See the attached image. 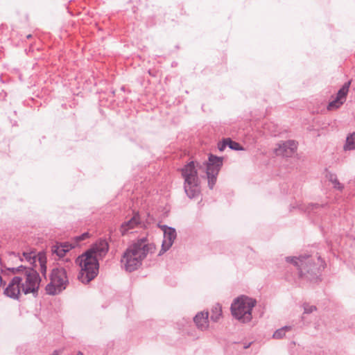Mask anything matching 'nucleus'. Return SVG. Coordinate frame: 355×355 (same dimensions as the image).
<instances>
[{
    "label": "nucleus",
    "mask_w": 355,
    "mask_h": 355,
    "mask_svg": "<svg viewBox=\"0 0 355 355\" xmlns=\"http://www.w3.org/2000/svg\"><path fill=\"white\" fill-rule=\"evenodd\" d=\"M140 223L139 216L135 214L132 218L127 222L123 223L121 226L120 231L122 234H126L129 230L135 228Z\"/></svg>",
    "instance_id": "nucleus-14"
},
{
    "label": "nucleus",
    "mask_w": 355,
    "mask_h": 355,
    "mask_svg": "<svg viewBox=\"0 0 355 355\" xmlns=\"http://www.w3.org/2000/svg\"><path fill=\"white\" fill-rule=\"evenodd\" d=\"M226 146H227V139H224L221 144H219L218 148L220 151H223Z\"/></svg>",
    "instance_id": "nucleus-26"
},
{
    "label": "nucleus",
    "mask_w": 355,
    "mask_h": 355,
    "mask_svg": "<svg viewBox=\"0 0 355 355\" xmlns=\"http://www.w3.org/2000/svg\"><path fill=\"white\" fill-rule=\"evenodd\" d=\"M89 237V233L87 232H85V233H83V234H81L80 236H76L75 238V240H76V244L77 245V243L81 241H83V240H85L86 239H87Z\"/></svg>",
    "instance_id": "nucleus-25"
},
{
    "label": "nucleus",
    "mask_w": 355,
    "mask_h": 355,
    "mask_svg": "<svg viewBox=\"0 0 355 355\" xmlns=\"http://www.w3.org/2000/svg\"><path fill=\"white\" fill-rule=\"evenodd\" d=\"M209 313L207 311H201L198 313L193 318V321L197 328L201 331H205L209 327Z\"/></svg>",
    "instance_id": "nucleus-13"
},
{
    "label": "nucleus",
    "mask_w": 355,
    "mask_h": 355,
    "mask_svg": "<svg viewBox=\"0 0 355 355\" xmlns=\"http://www.w3.org/2000/svg\"><path fill=\"white\" fill-rule=\"evenodd\" d=\"M107 251L108 243L105 240H100L76 259V263L80 268L78 278L82 283L87 284L97 276L98 259H102Z\"/></svg>",
    "instance_id": "nucleus-1"
},
{
    "label": "nucleus",
    "mask_w": 355,
    "mask_h": 355,
    "mask_svg": "<svg viewBox=\"0 0 355 355\" xmlns=\"http://www.w3.org/2000/svg\"><path fill=\"white\" fill-rule=\"evenodd\" d=\"M182 174L184 179V188L187 196L189 198L197 197L200 190L194 162H191L187 164L182 169Z\"/></svg>",
    "instance_id": "nucleus-6"
},
{
    "label": "nucleus",
    "mask_w": 355,
    "mask_h": 355,
    "mask_svg": "<svg viewBox=\"0 0 355 355\" xmlns=\"http://www.w3.org/2000/svg\"><path fill=\"white\" fill-rule=\"evenodd\" d=\"M345 148L347 150H352L355 148V132L347 137Z\"/></svg>",
    "instance_id": "nucleus-19"
},
{
    "label": "nucleus",
    "mask_w": 355,
    "mask_h": 355,
    "mask_svg": "<svg viewBox=\"0 0 355 355\" xmlns=\"http://www.w3.org/2000/svg\"><path fill=\"white\" fill-rule=\"evenodd\" d=\"M8 270L12 274L22 272L21 275L19 277L21 279L20 286L23 293L25 295L32 293L33 295L37 294L41 279L35 269L21 265L18 267L8 268Z\"/></svg>",
    "instance_id": "nucleus-4"
},
{
    "label": "nucleus",
    "mask_w": 355,
    "mask_h": 355,
    "mask_svg": "<svg viewBox=\"0 0 355 355\" xmlns=\"http://www.w3.org/2000/svg\"><path fill=\"white\" fill-rule=\"evenodd\" d=\"M62 245V248H63L64 250H67V252H69L71 249L74 248L76 245V243L71 244L69 243H60Z\"/></svg>",
    "instance_id": "nucleus-24"
},
{
    "label": "nucleus",
    "mask_w": 355,
    "mask_h": 355,
    "mask_svg": "<svg viewBox=\"0 0 355 355\" xmlns=\"http://www.w3.org/2000/svg\"><path fill=\"white\" fill-rule=\"evenodd\" d=\"M291 326H284L280 329H277L274 332L272 338L275 339H282L286 336V334L288 331H291Z\"/></svg>",
    "instance_id": "nucleus-16"
},
{
    "label": "nucleus",
    "mask_w": 355,
    "mask_h": 355,
    "mask_svg": "<svg viewBox=\"0 0 355 355\" xmlns=\"http://www.w3.org/2000/svg\"><path fill=\"white\" fill-rule=\"evenodd\" d=\"M51 251L53 254H56L59 257H64L66 252H67V250H64L62 248V245L60 243L53 245Z\"/></svg>",
    "instance_id": "nucleus-18"
},
{
    "label": "nucleus",
    "mask_w": 355,
    "mask_h": 355,
    "mask_svg": "<svg viewBox=\"0 0 355 355\" xmlns=\"http://www.w3.org/2000/svg\"><path fill=\"white\" fill-rule=\"evenodd\" d=\"M227 146H229V148L232 150H243V148L241 146V145L239 143L232 141L230 138L227 139Z\"/></svg>",
    "instance_id": "nucleus-21"
},
{
    "label": "nucleus",
    "mask_w": 355,
    "mask_h": 355,
    "mask_svg": "<svg viewBox=\"0 0 355 355\" xmlns=\"http://www.w3.org/2000/svg\"><path fill=\"white\" fill-rule=\"evenodd\" d=\"M50 279V282L46 286V291L47 294L51 295L61 293L69 284L66 270L62 267L52 270Z\"/></svg>",
    "instance_id": "nucleus-7"
},
{
    "label": "nucleus",
    "mask_w": 355,
    "mask_h": 355,
    "mask_svg": "<svg viewBox=\"0 0 355 355\" xmlns=\"http://www.w3.org/2000/svg\"><path fill=\"white\" fill-rule=\"evenodd\" d=\"M2 279H1V277L0 276V282H1Z\"/></svg>",
    "instance_id": "nucleus-29"
},
{
    "label": "nucleus",
    "mask_w": 355,
    "mask_h": 355,
    "mask_svg": "<svg viewBox=\"0 0 355 355\" xmlns=\"http://www.w3.org/2000/svg\"><path fill=\"white\" fill-rule=\"evenodd\" d=\"M286 260L297 268L301 277H304L309 281L315 280L318 278L320 268L323 267V261L320 257L304 255L299 257H288Z\"/></svg>",
    "instance_id": "nucleus-3"
},
{
    "label": "nucleus",
    "mask_w": 355,
    "mask_h": 355,
    "mask_svg": "<svg viewBox=\"0 0 355 355\" xmlns=\"http://www.w3.org/2000/svg\"><path fill=\"white\" fill-rule=\"evenodd\" d=\"M38 261L40 265V272L44 275L46 272V257L44 255H40Z\"/></svg>",
    "instance_id": "nucleus-22"
},
{
    "label": "nucleus",
    "mask_w": 355,
    "mask_h": 355,
    "mask_svg": "<svg viewBox=\"0 0 355 355\" xmlns=\"http://www.w3.org/2000/svg\"><path fill=\"white\" fill-rule=\"evenodd\" d=\"M223 165V158L210 155L208 163L206 165V173L208 179L209 187L212 189L216 182V177Z\"/></svg>",
    "instance_id": "nucleus-8"
},
{
    "label": "nucleus",
    "mask_w": 355,
    "mask_h": 355,
    "mask_svg": "<svg viewBox=\"0 0 355 355\" xmlns=\"http://www.w3.org/2000/svg\"><path fill=\"white\" fill-rule=\"evenodd\" d=\"M277 146L275 150L277 155L290 157L296 150L297 144L294 140H288L280 142Z\"/></svg>",
    "instance_id": "nucleus-10"
},
{
    "label": "nucleus",
    "mask_w": 355,
    "mask_h": 355,
    "mask_svg": "<svg viewBox=\"0 0 355 355\" xmlns=\"http://www.w3.org/2000/svg\"><path fill=\"white\" fill-rule=\"evenodd\" d=\"M327 178L330 182L334 184V188L342 190L343 187V185L339 182V181L337 179V177L334 174H329L327 175Z\"/></svg>",
    "instance_id": "nucleus-20"
},
{
    "label": "nucleus",
    "mask_w": 355,
    "mask_h": 355,
    "mask_svg": "<svg viewBox=\"0 0 355 355\" xmlns=\"http://www.w3.org/2000/svg\"><path fill=\"white\" fill-rule=\"evenodd\" d=\"M19 257V259L20 261L23 262L26 261L28 262L31 266H33L35 263L36 262V255L35 252H24L22 254V256L17 255V254L12 252L10 254V259H15Z\"/></svg>",
    "instance_id": "nucleus-15"
},
{
    "label": "nucleus",
    "mask_w": 355,
    "mask_h": 355,
    "mask_svg": "<svg viewBox=\"0 0 355 355\" xmlns=\"http://www.w3.org/2000/svg\"><path fill=\"white\" fill-rule=\"evenodd\" d=\"M62 352V349L55 350L53 352V355H60Z\"/></svg>",
    "instance_id": "nucleus-27"
},
{
    "label": "nucleus",
    "mask_w": 355,
    "mask_h": 355,
    "mask_svg": "<svg viewBox=\"0 0 355 355\" xmlns=\"http://www.w3.org/2000/svg\"><path fill=\"white\" fill-rule=\"evenodd\" d=\"M302 307L304 309V314H309L316 311L317 308L314 305H311L308 303H304L302 304Z\"/></svg>",
    "instance_id": "nucleus-23"
},
{
    "label": "nucleus",
    "mask_w": 355,
    "mask_h": 355,
    "mask_svg": "<svg viewBox=\"0 0 355 355\" xmlns=\"http://www.w3.org/2000/svg\"><path fill=\"white\" fill-rule=\"evenodd\" d=\"M19 277H14L4 290V294L12 299L18 300L21 292Z\"/></svg>",
    "instance_id": "nucleus-11"
},
{
    "label": "nucleus",
    "mask_w": 355,
    "mask_h": 355,
    "mask_svg": "<svg viewBox=\"0 0 355 355\" xmlns=\"http://www.w3.org/2000/svg\"><path fill=\"white\" fill-rule=\"evenodd\" d=\"M349 83H346L339 89L336 98L329 103L327 106L329 110L338 109L343 104L349 90Z\"/></svg>",
    "instance_id": "nucleus-12"
},
{
    "label": "nucleus",
    "mask_w": 355,
    "mask_h": 355,
    "mask_svg": "<svg viewBox=\"0 0 355 355\" xmlns=\"http://www.w3.org/2000/svg\"><path fill=\"white\" fill-rule=\"evenodd\" d=\"M256 300L242 295L234 300L231 305L232 315L237 320L248 322L252 320V310L256 305Z\"/></svg>",
    "instance_id": "nucleus-5"
},
{
    "label": "nucleus",
    "mask_w": 355,
    "mask_h": 355,
    "mask_svg": "<svg viewBox=\"0 0 355 355\" xmlns=\"http://www.w3.org/2000/svg\"><path fill=\"white\" fill-rule=\"evenodd\" d=\"M222 315V307L219 304H216L211 309V320L216 322Z\"/></svg>",
    "instance_id": "nucleus-17"
},
{
    "label": "nucleus",
    "mask_w": 355,
    "mask_h": 355,
    "mask_svg": "<svg viewBox=\"0 0 355 355\" xmlns=\"http://www.w3.org/2000/svg\"><path fill=\"white\" fill-rule=\"evenodd\" d=\"M76 355H83V354L82 352H78Z\"/></svg>",
    "instance_id": "nucleus-28"
},
{
    "label": "nucleus",
    "mask_w": 355,
    "mask_h": 355,
    "mask_svg": "<svg viewBox=\"0 0 355 355\" xmlns=\"http://www.w3.org/2000/svg\"><path fill=\"white\" fill-rule=\"evenodd\" d=\"M159 227L162 230L164 233V239L162 243V248L158 254L159 256H161L166 251H168L173 245L177 237V233L175 228L168 227L166 225H159Z\"/></svg>",
    "instance_id": "nucleus-9"
},
{
    "label": "nucleus",
    "mask_w": 355,
    "mask_h": 355,
    "mask_svg": "<svg viewBox=\"0 0 355 355\" xmlns=\"http://www.w3.org/2000/svg\"><path fill=\"white\" fill-rule=\"evenodd\" d=\"M155 250L153 243H148L145 239H139L124 252L121 259L122 268L128 272L135 271L140 267L148 254L153 253Z\"/></svg>",
    "instance_id": "nucleus-2"
}]
</instances>
